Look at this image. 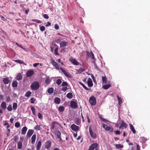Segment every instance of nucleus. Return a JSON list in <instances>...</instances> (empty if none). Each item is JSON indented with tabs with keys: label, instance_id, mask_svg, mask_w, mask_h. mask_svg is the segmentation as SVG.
<instances>
[{
	"label": "nucleus",
	"instance_id": "nucleus-1",
	"mask_svg": "<svg viewBox=\"0 0 150 150\" xmlns=\"http://www.w3.org/2000/svg\"><path fill=\"white\" fill-rule=\"evenodd\" d=\"M51 63L58 70L59 69L61 70L62 72L67 77H71L70 75L65 70L61 67H59L57 63H56L54 60H51Z\"/></svg>",
	"mask_w": 150,
	"mask_h": 150
},
{
	"label": "nucleus",
	"instance_id": "nucleus-2",
	"mask_svg": "<svg viewBox=\"0 0 150 150\" xmlns=\"http://www.w3.org/2000/svg\"><path fill=\"white\" fill-rule=\"evenodd\" d=\"M40 86V84L38 81L33 82L30 85V87L33 91H36L38 90Z\"/></svg>",
	"mask_w": 150,
	"mask_h": 150
},
{
	"label": "nucleus",
	"instance_id": "nucleus-3",
	"mask_svg": "<svg viewBox=\"0 0 150 150\" xmlns=\"http://www.w3.org/2000/svg\"><path fill=\"white\" fill-rule=\"evenodd\" d=\"M89 101L91 105H95L96 103V98L94 96H92L89 98Z\"/></svg>",
	"mask_w": 150,
	"mask_h": 150
},
{
	"label": "nucleus",
	"instance_id": "nucleus-4",
	"mask_svg": "<svg viewBox=\"0 0 150 150\" xmlns=\"http://www.w3.org/2000/svg\"><path fill=\"white\" fill-rule=\"evenodd\" d=\"M102 127L106 131H109L110 130L111 132H112L113 131V128H111L110 127L106 125L103 124L102 125Z\"/></svg>",
	"mask_w": 150,
	"mask_h": 150
},
{
	"label": "nucleus",
	"instance_id": "nucleus-5",
	"mask_svg": "<svg viewBox=\"0 0 150 150\" xmlns=\"http://www.w3.org/2000/svg\"><path fill=\"white\" fill-rule=\"evenodd\" d=\"M128 126L127 124L123 120H121L120 125L119 127V129H122L124 127L125 128H126Z\"/></svg>",
	"mask_w": 150,
	"mask_h": 150
},
{
	"label": "nucleus",
	"instance_id": "nucleus-6",
	"mask_svg": "<svg viewBox=\"0 0 150 150\" xmlns=\"http://www.w3.org/2000/svg\"><path fill=\"white\" fill-rule=\"evenodd\" d=\"M86 54L89 57L91 58L92 59L94 60L93 62H95V58L94 57V55L92 51H91L90 52H87Z\"/></svg>",
	"mask_w": 150,
	"mask_h": 150
},
{
	"label": "nucleus",
	"instance_id": "nucleus-7",
	"mask_svg": "<svg viewBox=\"0 0 150 150\" xmlns=\"http://www.w3.org/2000/svg\"><path fill=\"white\" fill-rule=\"evenodd\" d=\"M69 60L73 64L75 65H78L79 64V63L75 59L72 57H71L69 59Z\"/></svg>",
	"mask_w": 150,
	"mask_h": 150
},
{
	"label": "nucleus",
	"instance_id": "nucleus-8",
	"mask_svg": "<svg viewBox=\"0 0 150 150\" xmlns=\"http://www.w3.org/2000/svg\"><path fill=\"white\" fill-rule=\"evenodd\" d=\"M89 132L91 137L92 138H96V137L97 136L96 133L93 132L91 127H89Z\"/></svg>",
	"mask_w": 150,
	"mask_h": 150
},
{
	"label": "nucleus",
	"instance_id": "nucleus-9",
	"mask_svg": "<svg viewBox=\"0 0 150 150\" xmlns=\"http://www.w3.org/2000/svg\"><path fill=\"white\" fill-rule=\"evenodd\" d=\"M70 106L72 108L76 109L77 107V103L74 101H71L70 103Z\"/></svg>",
	"mask_w": 150,
	"mask_h": 150
},
{
	"label": "nucleus",
	"instance_id": "nucleus-10",
	"mask_svg": "<svg viewBox=\"0 0 150 150\" xmlns=\"http://www.w3.org/2000/svg\"><path fill=\"white\" fill-rule=\"evenodd\" d=\"M54 133L56 135L57 138L59 139V141H61L62 140V139L61 137V133L60 132L56 130L55 131Z\"/></svg>",
	"mask_w": 150,
	"mask_h": 150
},
{
	"label": "nucleus",
	"instance_id": "nucleus-11",
	"mask_svg": "<svg viewBox=\"0 0 150 150\" xmlns=\"http://www.w3.org/2000/svg\"><path fill=\"white\" fill-rule=\"evenodd\" d=\"M34 73V72L33 70H30L27 72L26 75L27 77H30Z\"/></svg>",
	"mask_w": 150,
	"mask_h": 150
},
{
	"label": "nucleus",
	"instance_id": "nucleus-12",
	"mask_svg": "<svg viewBox=\"0 0 150 150\" xmlns=\"http://www.w3.org/2000/svg\"><path fill=\"white\" fill-rule=\"evenodd\" d=\"M71 129L74 131H77L79 129V127L75 124L72 125H71Z\"/></svg>",
	"mask_w": 150,
	"mask_h": 150
},
{
	"label": "nucleus",
	"instance_id": "nucleus-13",
	"mask_svg": "<svg viewBox=\"0 0 150 150\" xmlns=\"http://www.w3.org/2000/svg\"><path fill=\"white\" fill-rule=\"evenodd\" d=\"M33 133V130L32 129H29L27 134L26 137L27 138H29L32 135Z\"/></svg>",
	"mask_w": 150,
	"mask_h": 150
},
{
	"label": "nucleus",
	"instance_id": "nucleus-14",
	"mask_svg": "<svg viewBox=\"0 0 150 150\" xmlns=\"http://www.w3.org/2000/svg\"><path fill=\"white\" fill-rule=\"evenodd\" d=\"M87 83L88 86L89 87H91L93 85L92 80L90 78H89L88 79Z\"/></svg>",
	"mask_w": 150,
	"mask_h": 150
},
{
	"label": "nucleus",
	"instance_id": "nucleus-15",
	"mask_svg": "<svg viewBox=\"0 0 150 150\" xmlns=\"http://www.w3.org/2000/svg\"><path fill=\"white\" fill-rule=\"evenodd\" d=\"M51 145V143L50 141H47L45 144V148L48 149H49Z\"/></svg>",
	"mask_w": 150,
	"mask_h": 150
},
{
	"label": "nucleus",
	"instance_id": "nucleus-16",
	"mask_svg": "<svg viewBox=\"0 0 150 150\" xmlns=\"http://www.w3.org/2000/svg\"><path fill=\"white\" fill-rule=\"evenodd\" d=\"M22 141H19L17 143V148L18 149H21L23 146Z\"/></svg>",
	"mask_w": 150,
	"mask_h": 150
},
{
	"label": "nucleus",
	"instance_id": "nucleus-17",
	"mask_svg": "<svg viewBox=\"0 0 150 150\" xmlns=\"http://www.w3.org/2000/svg\"><path fill=\"white\" fill-rule=\"evenodd\" d=\"M129 126L130 127V130L132 131V132L134 134H135L136 133V131L134 128L133 126L131 124H129Z\"/></svg>",
	"mask_w": 150,
	"mask_h": 150
},
{
	"label": "nucleus",
	"instance_id": "nucleus-18",
	"mask_svg": "<svg viewBox=\"0 0 150 150\" xmlns=\"http://www.w3.org/2000/svg\"><path fill=\"white\" fill-rule=\"evenodd\" d=\"M22 78V76L20 73H18L16 77V79L18 81L21 80Z\"/></svg>",
	"mask_w": 150,
	"mask_h": 150
},
{
	"label": "nucleus",
	"instance_id": "nucleus-19",
	"mask_svg": "<svg viewBox=\"0 0 150 150\" xmlns=\"http://www.w3.org/2000/svg\"><path fill=\"white\" fill-rule=\"evenodd\" d=\"M61 101L60 99L58 98V97H56L54 99V103L57 104H59Z\"/></svg>",
	"mask_w": 150,
	"mask_h": 150
},
{
	"label": "nucleus",
	"instance_id": "nucleus-20",
	"mask_svg": "<svg viewBox=\"0 0 150 150\" xmlns=\"http://www.w3.org/2000/svg\"><path fill=\"white\" fill-rule=\"evenodd\" d=\"M42 143L41 141H39L37 144L36 146V149L37 150H39L41 147Z\"/></svg>",
	"mask_w": 150,
	"mask_h": 150
},
{
	"label": "nucleus",
	"instance_id": "nucleus-21",
	"mask_svg": "<svg viewBox=\"0 0 150 150\" xmlns=\"http://www.w3.org/2000/svg\"><path fill=\"white\" fill-rule=\"evenodd\" d=\"M3 81L5 84H8L10 81L9 79L6 77L4 78Z\"/></svg>",
	"mask_w": 150,
	"mask_h": 150
},
{
	"label": "nucleus",
	"instance_id": "nucleus-22",
	"mask_svg": "<svg viewBox=\"0 0 150 150\" xmlns=\"http://www.w3.org/2000/svg\"><path fill=\"white\" fill-rule=\"evenodd\" d=\"M36 139V135L35 134H34L31 137V143L34 144L35 142Z\"/></svg>",
	"mask_w": 150,
	"mask_h": 150
},
{
	"label": "nucleus",
	"instance_id": "nucleus-23",
	"mask_svg": "<svg viewBox=\"0 0 150 150\" xmlns=\"http://www.w3.org/2000/svg\"><path fill=\"white\" fill-rule=\"evenodd\" d=\"M67 42L63 41L61 42L60 43V47H64L67 45Z\"/></svg>",
	"mask_w": 150,
	"mask_h": 150
},
{
	"label": "nucleus",
	"instance_id": "nucleus-24",
	"mask_svg": "<svg viewBox=\"0 0 150 150\" xmlns=\"http://www.w3.org/2000/svg\"><path fill=\"white\" fill-rule=\"evenodd\" d=\"M1 107L4 110H5L6 108V102H3L1 103Z\"/></svg>",
	"mask_w": 150,
	"mask_h": 150
},
{
	"label": "nucleus",
	"instance_id": "nucleus-25",
	"mask_svg": "<svg viewBox=\"0 0 150 150\" xmlns=\"http://www.w3.org/2000/svg\"><path fill=\"white\" fill-rule=\"evenodd\" d=\"M27 130V128L26 127H24L22 129L21 134H24L26 133V132Z\"/></svg>",
	"mask_w": 150,
	"mask_h": 150
},
{
	"label": "nucleus",
	"instance_id": "nucleus-26",
	"mask_svg": "<svg viewBox=\"0 0 150 150\" xmlns=\"http://www.w3.org/2000/svg\"><path fill=\"white\" fill-rule=\"evenodd\" d=\"M12 85L13 87H16L18 86V82L16 81H13L12 83Z\"/></svg>",
	"mask_w": 150,
	"mask_h": 150
},
{
	"label": "nucleus",
	"instance_id": "nucleus-27",
	"mask_svg": "<svg viewBox=\"0 0 150 150\" xmlns=\"http://www.w3.org/2000/svg\"><path fill=\"white\" fill-rule=\"evenodd\" d=\"M67 97L69 99H71L72 98L73 95L72 93H69L67 95Z\"/></svg>",
	"mask_w": 150,
	"mask_h": 150
},
{
	"label": "nucleus",
	"instance_id": "nucleus-28",
	"mask_svg": "<svg viewBox=\"0 0 150 150\" xmlns=\"http://www.w3.org/2000/svg\"><path fill=\"white\" fill-rule=\"evenodd\" d=\"M111 86V85L110 84H106L103 85V88L105 89H108Z\"/></svg>",
	"mask_w": 150,
	"mask_h": 150
},
{
	"label": "nucleus",
	"instance_id": "nucleus-29",
	"mask_svg": "<svg viewBox=\"0 0 150 150\" xmlns=\"http://www.w3.org/2000/svg\"><path fill=\"white\" fill-rule=\"evenodd\" d=\"M65 109V108L63 106H60L59 107L58 110L60 112H63Z\"/></svg>",
	"mask_w": 150,
	"mask_h": 150
},
{
	"label": "nucleus",
	"instance_id": "nucleus-30",
	"mask_svg": "<svg viewBox=\"0 0 150 150\" xmlns=\"http://www.w3.org/2000/svg\"><path fill=\"white\" fill-rule=\"evenodd\" d=\"M54 91L53 88H50L48 89V93L49 94L52 93Z\"/></svg>",
	"mask_w": 150,
	"mask_h": 150
},
{
	"label": "nucleus",
	"instance_id": "nucleus-31",
	"mask_svg": "<svg viewBox=\"0 0 150 150\" xmlns=\"http://www.w3.org/2000/svg\"><path fill=\"white\" fill-rule=\"evenodd\" d=\"M90 146H91V147L94 149L97 147L98 144L97 143H94L92 144Z\"/></svg>",
	"mask_w": 150,
	"mask_h": 150
},
{
	"label": "nucleus",
	"instance_id": "nucleus-32",
	"mask_svg": "<svg viewBox=\"0 0 150 150\" xmlns=\"http://www.w3.org/2000/svg\"><path fill=\"white\" fill-rule=\"evenodd\" d=\"M117 99L118 101V103L119 105H121L122 103V100L121 98H120L118 96H117Z\"/></svg>",
	"mask_w": 150,
	"mask_h": 150
},
{
	"label": "nucleus",
	"instance_id": "nucleus-33",
	"mask_svg": "<svg viewBox=\"0 0 150 150\" xmlns=\"http://www.w3.org/2000/svg\"><path fill=\"white\" fill-rule=\"evenodd\" d=\"M17 108V104L16 103H14L13 104V110H16Z\"/></svg>",
	"mask_w": 150,
	"mask_h": 150
},
{
	"label": "nucleus",
	"instance_id": "nucleus-34",
	"mask_svg": "<svg viewBox=\"0 0 150 150\" xmlns=\"http://www.w3.org/2000/svg\"><path fill=\"white\" fill-rule=\"evenodd\" d=\"M80 84L83 87V88L87 91H89L90 89L87 87L83 83L81 82L80 83Z\"/></svg>",
	"mask_w": 150,
	"mask_h": 150
},
{
	"label": "nucleus",
	"instance_id": "nucleus-35",
	"mask_svg": "<svg viewBox=\"0 0 150 150\" xmlns=\"http://www.w3.org/2000/svg\"><path fill=\"white\" fill-rule=\"evenodd\" d=\"M102 82L104 83H107V79L105 76L102 77Z\"/></svg>",
	"mask_w": 150,
	"mask_h": 150
},
{
	"label": "nucleus",
	"instance_id": "nucleus-36",
	"mask_svg": "<svg viewBox=\"0 0 150 150\" xmlns=\"http://www.w3.org/2000/svg\"><path fill=\"white\" fill-rule=\"evenodd\" d=\"M30 109L32 111L33 114L34 115H35V108L33 107L32 106L30 107Z\"/></svg>",
	"mask_w": 150,
	"mask_h": 150
},
{
	"label": "nucleus",
	"instance_id": "nucleus-37",
	"mask_svg": "<svg viewBox=\"0 0 150 150\" xmlns=\"http://www.w3.org/2000/svg\"><path fill=\"white\" fill-rule=\"evenodd\" d=\"M75 123H76L77 125H79L80 123V120L77 118L76 119L75 122Z\"/></svg>",
	"mask_w": 150,
	"mask_h": 150
},
{
	"label": "nucleus",
	"instance_id": "nucleus-38",
	"mask_svg": "<svg viewBox=\"0 0 150 150\" xmlns=\"http://www.w3.org/2000/svg\"><path fill=\"white\" fill-rule=\"evenodd\" d=\"M31 93V92L29 91L26 92L25 94V96L26 97H29L30 96Z\"/></svg>",
	"mask_w": 150,
	"mask_h": 150
},
{
	"label": "nucleus",
	"instance_id": "nucleus-39",
	"mask_svg": "<svg viewBox=\"0 0 150 150\" xmlns=\"http://www.w3.org/2000/svg\"><path fill=\"white\" fill-rule=\"evenodd\" d=\"M14 61L18 63L22 64H23L24 63V62L23 61L19 59L15 60Z\"/></svg>",
	"mask_w": 150,
	"mask_h": 150
},
{
	"label": "nucleus",
	"instance_id": "nucleus-40",
	"mask_svg": "<svg viewBox=\"0 0 150 150\" xmlns=\"http://www.w3.org/2000/svg\"><path fill=\"white\" fill-rule=\"evenodd\" d=\"M34 129L36 130H40L41 128L40 125H37L34 127Z\"/></svg>",
	"mask_w": 150,
	"mask_h": 150
},
{
	"label": "nucleus",
	"instance_id": "nucleus-41",
	"mask_svg": "<svg viewBox=\"0 0 150 150\" xmlns=\"http://www.w3.org/2000/svg\"><path fill=\"white\" fill-rule=\"evenodd\" d=\"M50 79L48 78H47L45 80V83L46 84H48L50 83Z\"/></svg>",
	"mask_w": 150,
	"mask_h": 150
},
{
	"label": "nucleus",
	"instance_id": "nucleus-42",
	"mask_svg": "<svg viewBox=\"0 0 150 150\" xmlns=\"http://www.w3.org/2000/svg\"><path fill=\"white\" fill-rule=\"evenodd\" d=\"M115 146L117 149H119L120 148H122L123 147V146L122 145L120 144H116L115 145Z\"/></svg>",
	"mask_w": 150,
	"mask_h": 150
},
{
	"label": "nucleus",
	"instance_id": "nucleus-43",
	"mask_svg": "<svg viewBox=\"0 0 150 150\" xmlns=\"http://www.w3.org/2000/svg\"><path fill=\"white\" fill-rule=\"evenodd\" d=\"M84 71L83 69L81 68H80L77 71V74H80L82 72Z\"/></svg>",
	"mask_w": 150,
	"mask_h": 150
},
{
	"label": "nucleus",
	"instance_id": "nucleus-44",
	"mask_svg": "<svg viewBox=\"0 0 150 150\" xmlns=\"http://www.w3.org/2000/svg\"><path fill=\"white\" fill-rule=\"evenodd\" d=\"M62 83V81L61 79H58L56 81V83L58 85H60Z\"/></svg>",
	"mask_w": 150,
	"mask_h": 150
},
{
	"label": "nucleus",
	"instance_id": "nucleus-45",
	"mask_svg": "<svg viewBox=\"0 0 150 150\" xmlns=\"http://www.w3.org/2000/svg\"><path fill=\"white\" fill-rule=\"evenodd\" d=\"M58 47H57L54 50V53H55V55H59V54L58 52Z\"/></svg>",
	"mask_w": 150,
	"mask_h": 150
},
{
	"label": "nucleus",
	"instance_id": "nucleus-46",
	"mask_svg": "<svg viewBox=\"0 0 150 150\" xmlns=\"http://www.w3.org/2000/svg\"><path fill=\"white\" fill-rule=\"evenodd\" d=\"M7 110L9 111H12V108L11 105H9L7 107Z\"/></svg>",
	"mask_w": 150,
	"mask_h": 150
},
{
	"label": "nucleus",
	"instance_id": "nucleus-47",
	"mask_svg": "<svg viewBox=\"0 0 150 150\" xmlns=\"http://www.w3.org/2000/svg\"><path fill=\"white\" fill-rule=\"evenodd\" d=\"M15 127L17 128H18L20 127V124L19 122H16L15 124Z\"/></svg>",
	"mask_w": 150,
	"mask_h": 150
},
{
	"label": "nucleus",
	"instance_id": "nucleus-48",
	"mask_svg": "<svg viewBox=\"0 0 150 150\" xmlns=\"http://www.w3.org/2000/svg\"><path fill=\"white\" fill-rule=\"evenodd\" d=\"M61 86H68L67 83L66 82L63 81L62 84Z\"/></svg>",
	"mask_w": 150,
	"mask_h": 150
},
{
	"label": "nucleus",
	"instance_id": "nucleus-49",
	"mask_svg": "<svg viewBox=\"0 0 150 150\" xmlns=\"http://www.w3.org/2000/svg\"><path fill=\"white\" fill-rule=\"evenodd\" d=\"M45 28L43 26H41L40 28V29L42 31H44L45 30Z\"/></svg>",
	"mask_w": 150,
	"mask_h": 150
},
{
	"label": "nucleus",
	"instance_id": "nucleus-50",
	"mask_svg": "<svg viewBox=\"0 0 150 150\" xmlns=\"http://www.w3.org/2000/svg\"><path fill=\"white\" fill-rule=\"evenodd\" d=\"M32 21L38 23H41L40 21L37 19H33L32 20Z\"/></svg>",
	"mask_w": 150,
	"mask_h": 150
},
{
	"label": "nucleus",
	"instance_id": "nucleus-51",
	"mask_svg": "<svg viewBox=\"0 0 150 150\" xmlns=\"http://www.w3.org/2000/svg\"><path fill=\"white\" fill-rule=\"evenodd\" d=\"M38 117L39 119H41L42 118V114H41V113L39 112L38 114Z\"/></svg>",
	"mask_w": 150,
	"mask_h": 150
},
{
	"label": "nucleus",
	"instance_id": "nucleus-52",
	"mask_svg": "<svg viewBox=\"0 0 150 150\" xmlns=\"http://www.w3.org/2000/svg\"><path fill=\"white\" fill-rule=\"evenodd\" d=\"M18 139V137L17 136H15L14 137V140L15 142H17Z\"/></svg>",
	"mask_w": 150,
	"mask_h": 150
},
{
	"label": "nucleus",
	"instance_id": "nucleus-53",
	"mask_svg": "<svg viewBox=\"0 0 150 150\" xmlns=\"http://www.w3.org/2000/svg\"><path fill=\"white\" fill-rule=\"evenodd\" d=\"M67 86L65 87H63L62 89V91H63L64 92H65L67 91Z\"/></svg>",
	"mask_w": 150,
	"mask_h": 150
},
{
	"label": "nucleus",
	"instance_id": "nucleus-54",
	"mask_svg": "<svg viewBox=\"0 0 150 150\" xmlns=\"http://www.w3.org/2000/svg\"><path fill=\"white\" fill-rule=\"evenodd\" d=\"M30 100H31V103L32 104L34 103L35 101V99H34L33 98H31Z\"/></svg>",
	"mask_w": 150,
	"mask_h": 150
},
{
	"label": "nucleus",
	"instance_id": "nucleus-55",
	"mask_svg": "<svg viewBox=\"0 0 150 150\" xmlns=\"http://www.w3.org/2000/svg\"><path fill=\"white\" fill-rule=\"evenodd\" d=\"M44 18L46 19H47L49 18L47 14H45L43 15Z\"/></svg>",
	"mask_w": 150,
	"mask_h": 150
},
{
	"label": "nucleus",
	"instance_id": "nucleus-56",
	"mask_svg": "<svg viewBox=\"0 0 150 150\" xmlns=\"http://www.w3.org/2000/svg\"><path fill=\"white\" fill-rule=\"evenodd\" d=\"M115 134H120V132L119 130H117L115 132Z\"/></svg>",
	"mask_w": 150,
	"mask_h": 150
},
{
	"label": "nucleus",
	"instance_id": "nucleus-57",
	"mask_svg": "<svg viewBox=\"0 0 150 150\" xmlns=\"http://www.w3.org/2000/svg\"><path fill=\"white\" fill-rule=\"evenodd\" d=\"M54 28L56 30H58L59 28V27L57 24H55L54 25Z\"/></svg>",
	"mask_w": 150,
	"mask_h": 150
},
{
	"label": "nucleus",
	"instance_id": "nucleus-58",
	"mask_svg": "<svg viewBox=\"0 0 150 150\" xmlns=\"http://www.w3.org/2000/svg\"><path fill=\"white\" fill-rule=\"evenodd\" d=\"M16 44L18 47H20L22 49H23L24 50H25V49L21 45H20L17 42H16Z\"/></svg>",
	"mask_w": 150,
	"mask_h": 150
},
{
	"label": "nucleus",
	"instance_id": "nucleus-59",
	"mask_svg": "<svg viewBox=\"0 0 150 150\" xmlns=\"http://www.w3.org/2000/svg\"><path fill=\"white\" fill-rule=\"evenodd\" d=\"M10 98L9 96H8L6 98V101L7 102L10 101Z\"/></svg>",
	"mask_w": 150,
	"mask_h": 150
},
{
	"label": "nucleus",
	"instance_id": "nucleus-60",
	"mask_svg": "<svg viewBox=\"0 0 150 150\" xmlns=\"http://www.w3.org/2000/svg\"><path fill=\"white\" fill-rule=\"evenodd\" d=\"M51 23L49 22H48L47 23V24L45 25L46 27L50 26L51 25Z\"/></svg>",
	"mask_w": 150,
	"mask_h": 150
},
{
	"label": "nucleus",
	"instance_id": "nucleus-61",
	"mask_svg": "<svg viewBox=\"0 0 150 150\" xmlns=\"http://www.w3.org/2000/svg\"><path fill=\"white\" fill-rule=\"evenodd\" d=\"M101 120H102L105 122H106L108 121L106 119L102 117L101 118Z\"/></svg>",
	"mask_w": 150,
	"mask_h": 150
},
{
	"label": "nucleus",
	"instance_id": "nucleus-62",
	"mask_svg": "<svg viewBox=\"0 0 150 150\" xmlns=\"http://www.w3.org/2000/svg\"><path fill=\"white\" fill-rule=\"evenodd\" d=\"M14 120V119L13 118H11L10 119V122L11 123H12L13 122V121Z\"/></svg>",
	"mask_w": 150,
	"mask_h": 150
},
{
	"label": "nucleus",
	"instance_id": "nucleus-63",
	"mask_svg": "<svg viewBox=\"0 0 150 150\" xmlns=\"http://www.w3.org/2000/svg\"><path fill=\"white\" fill-rule=\"evenodd\" d=\"M4 125H7V128H8L9 127V125L8 124V123L6 122H5L4 123Z\"/></svg>",
	"mask_w": 150,
	"mask_h": 150
},
{
	"label": "nucleus",
	"instance_id": "nucleus-64",
	"mask_svg": "<svg viewBox=\"0 0 150 150\" xmlns=\"http://www.w3.org/2000/svg\"><path fill=\"white\" fill-rule=\"evenodd\" d=\"M39 63H35L34 64H33V66L34 67H35L39 65Z\"/></svg>",
	"mask_w": 150,
	"mask_h": 150
}]
</instances>
